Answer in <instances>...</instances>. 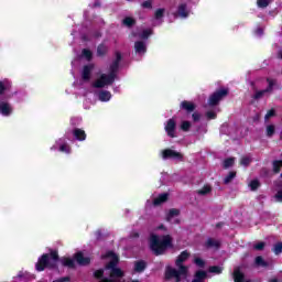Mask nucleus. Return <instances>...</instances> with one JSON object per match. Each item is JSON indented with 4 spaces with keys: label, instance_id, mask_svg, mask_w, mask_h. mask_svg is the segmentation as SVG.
Wrapping results in <instances>:
<instances>
[{
    "label": "nucleus",
    "instance_id": "obj_1",
    "mask_svg": "<svg viewBox=\"0 0 282 282\" xmlns=\"http://www.w3.org/2000/svg\"><path fill=\"white\" fill-rule=\"evenodd\" d=\"M120 61H122V55L117 52L116 59L112 62L109 68V74L101 73L93 83V87L96 89H102L113 85L116 78L118 77V67H120Z\"/></svg>",
    "mask_w": 282,
    "mask_h": 282
},
{
    "label": "nucleus",
    "instance_id": "obj_2",
    "mask_svg": "<svg viewBox=\"0 0 282 282\" xmlns=\"http://www.w3.org/2000/svg\"><path fill=\"white\" fill-rule=\"evenodd\" d=\"M191 257V253L188 251H183L176 259V267L178 270H176L173 267H167L165 270V279L166 281H174L181 282L182 279H186V274L188 273V268L184 267V261Z\"/></svg>",
    "mask_w": 282,
    "mask_h": 282
},
{
    "label": "nucleus",
    "instance_id": "obj_3",
    "mask_svg": "<svg viewBox=\"0 0 282 282\" xmlns=\"http://www.w3.org/2000/svg\"><path fill=\"white\" fill-rule=\"evenodd\" d=\"M150 248L154 254H164L169 248H173V238L170 235L150 237Z\"/></svg>",
    "mask_w": 282,
    "mask_h": 282
},
{
    "label": "nucleus",
    "instance_id": "obj_4",
    "mask_svg": "<svg viewBox=\"0 0 282 282\" xmlns=\"http://www.w3.org/2000/svg\"><path fill=\"white\" fill-rule=\"evenodd\" d=\"M58 263V252L52 251L50 254L45 253L41 258H39L37 263L35 264V268L37 272H43L45 268H50L51 270H54Z\"/></svg>",
    "mask_w": 282,
    "mask_h": 282
},
{
    "label": "nucleus",
    "instance_id": "obj_5",
    "mask_svg": "<svg viewBox=\"0 0 282 282\" xmlns=\"http://www.w3.org/2000/svg\"><path fill=\"white\" fill-rule=\"evenodd\" d=\"M90 261H91V259L89 257L85 256L80 251L75 253L74 259H72V258H62L61 259V263L65 268H75L76 262L78 263V265H89Z\"/></svg>",
    "mask_w": 282,
    "mask_h": 282
},
{
    "label": "nucleus",
    "instance_id": "obj_6",
    "mask_svg": "<svg viewBox=\"0 0 282 282\" xmlns=\"http://www.w3.org/2000/svg\"><path fill=\"white\" fill-rule=\"evenodd\" d=\"M162 160H171L172 162H184V154L171 148L164 149L160 152Z\"/></svg>",
    "mask_w": 282,
    "mask_h": 282
},
{
    "label": "nucleus",
    "instance_id": "obj_7",
    "mask_svg": "<svg viewBox=\"0 0 282 282\" xmlns=\"http://www.w3.org/2000/svg\"><path fill=\"white\" fill-rule=\"evenodd\" d=\"M268 87L262 90H257L253 95L254 100H261V98H264V96H270L272 94V90L274 89V85H276V82L274 79H267Z\"/></svg>",
    "mask_w": 282,
    "mask_h": 282
},
{
    "label": "nucleus",
    "instance_id": "obj_8",
    "mask_svg": "<svg viewBox=\"0 0 282 282\" xmlns=\"http://www.w3.org/2000/svg\"><path fill=\"white\" fill-rule=\"evenodd\" d=\"M51 151H59L61 153H72V148L67 143L65 138L58 139L53 147H51Z\"/></svg>",
    "mask_w": 282,
    "mask_h": 282
},
{
    "label": "nucleus",
    "instance_id": "obj_9",
    "mask_svg": "<svg viewBox=\"0 0 282 282\" xmlns=\"http://www.w3.org/2000/svg\"><path fill=\"white\" fill-rule=\"evenodd\" d=\"M226 96H228V89L223 88L220 90H217L208 99L209 107H215V105H219L221 98H226Z\"/></svg>",
    "mask_w": 282,
    "mask_h": 282
},
{
    "label": "nucleus",
    "instance_id": "obj_10",
    "mask_svg": "<svg viewBox=\"0 0 282 282\" xmlns=\"http://www.w3.org/2000/svg\"><path fill=\"white\" fill-rule=\"evenodd\" d=\"M175 127H177L175 118H172L165 122L164 129L169 138H175Z\"/></svg>",
    "mask_w": 282,
    "mask_h": 282
},
{
    "label": "nucleus",
    "instance_id": "obj_11",
    "mask_svg": "<svg viewBox=\"0 0 282 282\" xmlns=\"http://www.w3.org/2000/svg\"><path fill=\"white\" fill-rule=\"evenodd\" d=\"M164 12H166V9L161 8V9H156V11L154 12V20L152 22V25H162L163 20L164 19Z\"/></svg>",
    "mask_w": 282,
    "mask_h": 282
},
{
    "label": "nucleus",
    "instance_id": "obj_12",
    "mask_svg": "<svg viewBox=\"0 0 282 282\" xmlns=\"http://www.w3.org/2000/svg\"><path fill=\"white\" fill-rule=\"evenodd\" d=\"M180 209H170L166 215V221H170V224H180Z\"/></svg>",
    "mask_w": 282,
    "mask_h": 282
},
{
    "label": "nucleus",
    "instance_id": "obj_13",
    "mask_svg": "<svg viewBox=\"0 0 282 282\" xmlns=\"http://www.w3.org/2000/svg\"><path fill=\"white\" fill-rule=\"evenodd\" d=\"M134 52L135 54H139V56H144V54H147V43L143 41L135 42Z\"/></svg>",
    "mask_w": 282,
    "mask_h": 282
},
{
    "label": "nucleus",
    "instance_id": "obj_14",
    "mask_svg": "<svg viewBox=\"0 0 282 282\" xmlns=\"http://www.w3.org/2000/svg\"><path fill=\"white\" fill-rule=\"evenodd\" d=\"M1 116L8 117L12 115V106L8 101H0Z\"/></svg>",
    "mask_w": 282,
    "mask_h": 282
},
{
    "label": "nucleus",
    "instance_id": "obj_15",
    "mask_svg": "<svg viewBox=\"0 0 282 282\" xmlns=\"http://www.w3.org/2000/svg\"><path fill=\"white\" fill-rule=\"evenodd\" d=\"M188 14H191V10L186 3L180 4L177 9V17H180V19H188Z\"/></svg>",
    "mask_w": 282,
    "mask_h": 282
},
{
    "label": "nucleus",
    "instance_id": "obj_16",
    "mask_svg": "<svg viewBox=\"0 0 282 282\" xmlns=\"http://www.w3.org/2000/svg\"><path fill=\"white\" fill-rule=\"evenodd\" d=\"M73 135L75 140H78L79 142H85V140H87V133H85V130L79 128H75L73 130Z\"/></svg>",
    "mask_w": 282,
    "mask_h": 282
},
{
    "label": "nucleus",
    "instance_id": "obj_17",
    "mask_svg": "<svg viewBox=\"0 0 282 282\" xmlns=\"http://www.w3.org/2000/svg\"><path fill=\"white\" fill-rule=\"evenodd\" d=\"M91 72H94V65L93 64L84 66V68L82 70L83 80H89V78H91Z\"/></svg>",
    "mask_w": 282,
    "mask_h": 282
},
{
    "label": "nucleus",
    "instance_id": "obj_18",
    "mask_svg": "<svg viewBox=\"0 0 282 282\" xmlns=\"http://www.w3.org/2000/svg\"><path fill=\"white\" fill-rule=\"evenodd\" d=\"M234 281L235 282H250L245 280L243 272L241 271V268L237 267L234 270Z\"/></svg>",
    "mask_w": 282,
    "mask_h": 282
},
{
    "label": "nucleus",
    "instance_id": "obj_19",
    "mask_svg": "<svg viewBox=\"0 0 282 282\" xmlns=\"http://www.w3.org/2000/svg\"><path fill=\"white\" fill-rule=\"evenodd\" d=\"M98 99L100 102H109L111 100V93L108 90H101L98 93Z\"/></svg>",
    "mask_w": 282,
    "mask_h": 282
},
{
    "label": "nucleus",
    "instance_id": "obj_20",
    "mask_svg": "<svg viewBox=\"0 0 282 282\" xmlns=\"http://www.w3.org/2000/svg\"><path fill=\"white\" fill-rule=\"evenodd\" d=\"M166 199H169V194L163 193V194L159 195V197L153 199V206H160V204H164V202H166Z\"/></svg>",
    "mask_w": 282,
    "mask_h": 282
},
{
    "label": "nucleus",
    "instance_id": "obj_21",
    "mask_svg": "<svg viewBox=\"0 0 282 282\" xmlns=\"http://www.w3.org/2000/svg\"><path fill=\"white\" fill-rule=\"evenodd\" d=\"M208 273L206 271H197L192 282H204Z\"/></svg>",
    "mask_w": 282,
    "mask_h": 282
},
{
    "label": "nucleus",
    "instance_id": "obj_22",
    "mask_svg": "<svg viewBox=\"0 0 282 282\" xmlns=\"http://www.w3.org/2000/svg\"><path fill=\"white\" fill-rule=\"evenodd\" d=\"M181 109H184L185 111H195V104L191 101H182L181 102Z\"/></svg>",
    "mask_w": 282,
    "mask_h": 282
},
{
    "label": "nucleus",
    "instance_id": "obj_23",
    "mask_svg": "<svg viewBox=\"0 0 282 282\" xmlns=\"http://www.w3.org/2000/svg\"><path fill=\"white\" fill-rule=\"evenodd\" d=\"M220 242L219 240L208 238L207 241L205 242V248H219Z\"/></svg>",
    "mask_w": 282,
    "mask_h": 282
},
{
    "label": "nucleus",
    "instance_id": "obj_24",
    "mask_svg": "<svg viewBox=\"0 0 282 282\" xmlns=\"http://www.w3.org/2000/svg\"><path fill=\"white\" fill-rule=\"evenodd\" d=\"M145 268L147 262L142 260L134 263V272H144Z\"/></svg>",
    "mask_w": 282,
    "mask_h": 282
},
{
    "label": "nucleus",
    "instance_id": "obj_25",
    "mask_svg": "<svg viewBox=\"0 0 282 282\" xmlns=\"http://www.w3.org/2000/svg\"><path fill=\"white\" fill-rule=\"evenodd\" d=\"M93 57H94V53H91L90 50L84 48L82 51L80 58H85V61H91Z\"/></svg>",
    "mask_w": 282,
    "mask_h": 282
},
{
    "label": "nucleus",
    "instance_id": "obj_26",
    "mask_svg": "<svg viewBox=\"0 0 282 282\" xmlns=\"http://www.w3.org/2000/svg\"><path fill=\"white\" fill-rule=\"evenodd\" d=\"M108 50H109V47H107V45L100 44L97 47V56H105V54H107Z\"/></svg>",
    "mask_w": 282,
    "mask_h": 282
},
{
    "label": "nucleus",
    "instance_id": "obj_27",
    "mask_svg": "<svg viewBox=\"0 0 282 282\" xmlns=\"http://www.w3.org/2000/svg\"><path fill=\"white\" fill-rule=\"evenodd\" d=\"M153 34V31L151 29H145L141 33L137 34L139 39H149Z\"/></svg>",
    "mask_w": 282,
    "mask_h": 282
},
{
    "label": "nucleus",
    "instance_id": "obj_28",
    "mask_svg": "<svg viewBox=\"0 0 282 282\" xmlns=\"http://www.w3.org/2000/svg\"><path fill=\"white\" fill-rule=\"evenodd\" d=\"M256 265H258V268H268V262H265V260H263V257L258 256L256 258Z\"/></svg>",
    "mask_w": 282,
    "mask_h": 282
},
{
    "label": "nucleus",
    "instance_id": "obj_29",
    "mask_svg": "<svg viewBox=\"0 0 282 282\" xmlns=\"http://www.w3.org/2000/svg\"><path fill=\"white\" fill-rule=\"evenodd\" d=\"M235 164V158H228L224 161L223 166L224 169H230Z\"/></svg>",
    "mask_w": 282,
    "mask_h": 282
},
{
    "label": "nucleus",
    "instance_id": "obj_30",
    "mask_svg": "<svg viewBox=\"0 0 282 282\" xmlns=\"http://www.w3.org/2000/svg\"><path fill=\"white\" fill-rule=\"evenodd\" d=\"M272 0H258L257 6L258 8H268Z\"/></svg>",
    "mask_w": 282,
    "mask_h": 282
},
{
    "label": "nucleus",
    "instance_id": "obj_31",
    "mask_svg": "<svg viewBox=\"0 0 282 282\" xmlns=\"http://www.w3.org/2000/svg\"><path fill=\"white\" fill-rule=\"evenodd\" d=\"M236 176L237 173L230 172L224 180L225 184H230V182H232V180H235Z\"/></svg>",
    "mask_w": 282,
    "mask_h": 282
},
{
    "label": "nucleus",
    "instance_id": "obj_32",
    "mask_svg": "<svg viewBox=\"0 0 282 282\" xmlns=\"http://www.w3.org/2000/svg\"><path fill=\"white\" fill-rule=\"evenodd\" d=\"M259 186H261L259 180H253L249 183V187L251 188V191H257Z\"/></svg>",
    "mask_w": 282,
    "mask_h": 282
},
{
    "label": "nucleus",
    "instance_id": "obj_33",
    "mask_svg": "<svg viewBox=\"0 0 282 282\" xmlns=\"http://www.w3.org/2000/svg\"><path fill=\"white\" fill-rule=\"evenodd\" d=\"M135 24V20H133L132 18H126L123 19V25H126L127 28H131V25Z\"/></svg>",
    "mask_w": 282,
    "mask_h": 282
},
{
    "label": "nucleus",
    "instance_id": "obj_34",
    "mask_svg": "<svg viewBox=\"0 0 282 282\" xmlns=\"http://www.w3.org/2000/svg\"><path fill=\"white\" fill-rule=\"evenodd\" d=\"M250 162H252V158L250 156H243L240 161V164L242 166H249L250 165Z\"/></svg>",
    "mask_w": 282,
    "mask_h": 282
},
{
    "label": "nucleus",
    "instance_id": "obj_35",
    "mask_svg": "<svg viewBox=\"0 0 282 282\" xmlns=\"http://www.w3.org/2000/svg\"><path fill=\"white\" fill-rule=\"evenodd\" d=\"M212 188L209 185H205L202 189L198 191V195H208L210 193Z\"/></svg>",
    "mask_w": 282,
    "mask_h": 282
},
{
    "label": "nucleus",
    "instance_id": "obj_36",
    "mask_svg": "<svg viewBox=\"0 0 282 282\" xmlns=\"http://www.w3.org/2000/svg\"><path fill=\"white\" fill-rule=\"evenodd\" d=\"M282 167V161H274L273 162V171L274 173H279V171H281Z\"/></svg>",
    "mask_w": 282,
    "mask_h": 282
},
{
    "label": "nucleus",
    "instance_id": "obj_37",
    "mask_svg": "<svg viewBox=\"0 0 282 282\" xmlns=\"http://www.w3.org/2000/svg\"><path fill=\"white\" fill-rule=\"evenodd\" d=\"M273 252H274V254H281V252H282V243L281 242H278L274 245Z\"/></svg>",
    "mask_w": 282,
    "mask_h": 282
},
{
    "label": "nucleus",
    "instance_id": "obj_38",
    "mask_svg": "<svg viewBox=\"0 0 282 282\" xmlns=\"http://www.w3.org/2000/svg\"><path fill=\"white\" fill-rule=\"evenodd\" d=\"M181 129L182 131H188L191 129V121H182Z\"/></svg>",
    "mask_w": 282,
    "mask_h": 282
},
{
    "label": "nucleus",
    "instance_id": "obj_39",
    "mask_svg": "<svg viewBox=\"0 0 282 282\" xmlns=\"http://www.w3.org/2000/svg\"><path fill=\"white\" fill-rule=\"evenodd\" d=\"M267 135L269 138H272V135H274V126L272 124L267 126Z\"/></svg>",
    "mask_w": 282,
    "mask_h": 282
},
{
    "label": "nucleus",
    "instance_id": "obj_40",
    "mask_svg": "<svg viewBox=\"0 0 282 282\" xmlns=\"http://www.w3.org/2000/svg\"><path fill=\"white\" fill-rule=\"evenodd\" d=\"M221 267H210L209 268V272L214 273V274H221Z\"/></svg>",
    "mask_w": 282,
    "mask_h": 282
},
{
    "label": "nucleus",
    "instance_id": "obj_41",
    "mask_svg": "<svg viewBox=\"0 0 282 282\" xmlns=\"http://www.w3.org/2000/svg\"><path fill=\"white\" fill-rule=\"evenodd\" d=\"M194 263L198 267V268H204V265H206V262H204V260L202 258H196L194 260Z\"/></svg>",
    "mask_w": 282,
    "mask_h": 282
},
{
    "label": "nucleus",
    "instance_id": "obj_42",
    "mask_svg": "<svg viewBox=\"0 0 282 282\" xmlns=\"http://www.w3.org/2000/svg\"><path fill=\"white\" fill-rule=\"evenodd\" d=\"M274 116H275V111H274V109H271L264 116V120L268 121V120H270V118H274Z\"/></svg>",
    "mask_w": 282,
    "mask_h": 282
},
{
    "label": "nucleus",
    "instance_id": "obj_43",
    "mask_svg": "<svg viewBox=\"0 0 282 282\" xmlns=\"http://www.w3.org/2000/svg\"><path fill=\"white\" fill-rule=\"evenodd\" d=\"M8 89V84L6 82H0V96Z\"/></svg>",
    "mask_w": 282,
    "mask_h": 282
},
{
    "label": "nucleus",
    "instance_id": "obj_44",
    "mask_svg": "<svg viewBox=\"0 0 282 282\" xmlns=\"http://www.w3.org/2000/svg\"><path fill=\"white\" fill-rule=\"evenodd\" d=\"M206 116H207V118H208L209 120H215V118H217V112H215V111H208V112L206 113Z\"/></svg>",
    "mask_w": 282,
    "mask_h": 282
},
{
    "label": "nucleus",
    "instance_id": "obj_45",
    "mask_svg": "<svg viewBox=\"0 0 282 282\" xmlns=\"http://www.w3.org/2000/svg\"><path fill=\"white\" fill-rule=\"evenodd\" d=\"M254 250H263L265 248V242H258L253 246Z\"/></svg>",
    "mask_w": 282,
    "mask_h": 282
},
{
    "label": "nucleus",
    "instance_id": "obj_46",
    "mask_svg": "<svg viewBox=\"0 0 282 282\" xmlns=\"http://www.w3.org/2000/svg\"><path fill=\"white\" fill-rule=\"evenodd\" d=\"M142 8L151 9V8H153V2L151 0L144 1L142 3Z\"/></svg>",
    "mask_w": 282,
    "mask_h": 282
},
{
    "label": "nucleus",
    "instance_id": "obj_47",
    "mask_svg": "<svg viewBox=\"0 0 282 282\" xmlns=\"http://www.w3.org/2000/svg\"><path fill=\"white\" fill-rule=\"evenodd\" d=\"M96 279H102V275L105 274V270H97L95 271Z\"/></svg>",
    "mask_w": 282,
    "mask_h": 282
},
{
    "label": "nucleus",
    "instance_id": "obj_48",
    "mask_svg": "<svg viewBox=\"0 0 282 282\" xmlns=\"http://www.w3.org/2000/svg\"><path fill=\"white\" fill-rule=\"evenodd\" d=\"M275 202H282V191H279L274 196Z\"/></svg>",
    "mask_w": 282,
    "mask_h": 282
},
{
    "label": "nucleus",
    "instance_id": "obj_49",
    "mask_svg": "<svg viewBox=\"0 0 282 282\" xmlns=\"http://www.w3.org/2000/svg\"><path fill=\"white\" fill-rule=\"evenodd\" d=\"M256 35H257V36H263V29H261V26H258V28L256 29Z\"/></svg>",
    "mask_w": 282,
    "mask_h": 282
},
{
    "label": "nucleus",
    "instance_id": "obj_50",
    "mask_svg": "<svg viewBox=\"0 0 282 282\" xmlns=\"http://www.w3.org/2000/svg\"><path fill=\"white\" fill-rule=\"evenodd\" d=\"M192 118H193L194 122H197V120H199V113L194 112V113L192 115Z\"/></svg>",
    "mask_w": 282,
    "mask_h": 282
},
{
    "label": "nucleus",
    "instance_id": "obj_51",
    "mask_svg": "<svg viewBox=\"0 0 282 282\" xmlns=\"http://www.w3.org/2000/svg\"><path fill=\"white\" fill-rule=\"evenodd\" d=\"M113 91L115 94H120V86H115Z\"/></svg>",
    "mask_w": 282,
    "mask_h": 282
},
{
    "label": "nucleus",
    "instance_id": "obj_52",
    "mask_svg": "<svg viewBox=\"0 0 282 282\" xmlns=\"http://www.w3.org/2000/svg\"><path fill=\"white\" fill-rule=\"evenodd\" d=\"M278 57H279V58H282V50H281V51H279V53H278Z\"/></svg>",
    "mask_w": 282,
    "mask_h": 282
},
{
    "label": "nucleus",
    "instance_id": "obj_53",
    "mask_svg": "<svg viewBox=\"0 0 282 282\" xmlns=\"http://www.w3.org/2000/svg\"><path fill=\"white\" fill-rule=\"evenodd\" d=\"M147 208H149V206H151V202L148 200L147 204H145Z\"/></svg>",
    "mask_w": 282,
    "mask_h": 282
},
{
    "label": "nucleus",
    "instance_id": "obj_54",
    "mask_svg": "<svg viewBox=\"0 0 282 282\" xmlns=\"http://www.w3.org/2000/svg\"><path fill=\"white\" fill-rule=\"evenodd\" d=\"M97 6H100V3L95 2L94 6H93V8H97Z\"/></svg>",
    "mask_w": 282,
    "mask_h": 282
},
{
    "label": "nucleus",
    "instance_id": "obj_55",
    "mask_svg": "<svg viewBox=\"0 0 282 282\" xmlns=\"http://www.w3.org/2000/svg\"><path fill=\"white\" fill-rule=\"evenodd\" d=\"M100 36V33H97L96 35H95V39H98Z\"/></svg>",
    "mask_w": 282,
    "mask_h": 282
},
{
    "label": "nucleus",
    "instance_id": "obj_56",
    "mask_svg": "<svg viewBox=\"0 0 282 282\" xmlns=\"http://www.w3.org/2000/svg\"><path fill=\"white\" fill-rule=\"evenodd\" d=\"M162 228H164V226L159 227V230H162Z\"/></svg>",
    "mask_w": 282,
    "mask_h": 282
},
{
    "label": "nucleus",
    "instance_id": "obj_57",
    "mask_svg": "<svg viewBox=\"0 0 282 282\" xmlns=\"http://www.w3.org/2000/svg\"><path fill=\"white\" fill-rule=\"evenodd\" d=\"M270 282H276V279L271 280Z\"/></svg>",
    "mask_w": 282,
    "mask_h": 282
},
{
    "label": "nucleus",
    "instance_id": "obj_58",
    "mask_svg": "<svg viewBox=\"0 0 282 282\" xmlns=\"http://www.w3.org/2000/svg\"><path fill=\"white\" fill-rule=\"evenodd\" d=\"M132 282H140V281H138V280H133Z\"/></svg>",
    "mask_w": 282,
    "mask_h": 282
},
{
    "label": "nucleus",
    "instance_id": "obj_59",
    "mask_svg": "<svg viewBox=\"0 0 282 282\" xmlns=\"http://www.w3.org/2000/svg\"><path fill=\"white\" fill-rule=\"evenodd\" d=\"M72 124H74V119H72Z\"/></svg>",
    "mask_w": 282,
    "mask_h": 282
}]
</instances>
